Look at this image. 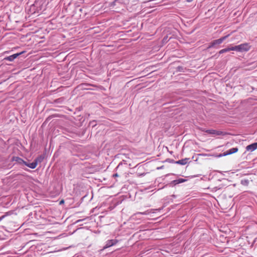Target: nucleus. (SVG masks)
<instances>
[{"label": "nucleus", "mask_w": 257, "mask_h": 257, "mask_svg": "<svg viewBox=\"0 0 257 257\" xmlns=\"http://www.w3.org/2000/svg\"><path fill=\"white\" fill-rule=\"evenodd\" d=\"M117 242V241L115 239L108 240L104 246V248H108L113 245H115Z\"/></svg>", "instance_id": "4"}, {"label": "nucleus", "mask_w": 257, "mask_h": 257, "mask_svg": "<svg viewBox=\"0 0 257 257\" xmlns=\"http://www.w3.org/2000/svg\"><path fill=\"white\" fill-rule=\"evenodd\" d=\"M228 36H229V35H228L222 37L218 39L214 40L211 43V45L210 46V47H213L216 45H219V44H221L223 42V41H224Z\"/></svg>", "instance_id": "2"}, {"label": "nucleus", "mask_w": 257, "mask_h": 257, "mask_svg": "<svg viewBox=\"0 0 257 257\" xmlns=\"http://www.w3.org/2000/svg\"><path fill=\"white\" fill-rule=\"evenodd\" d=\"M154 211H152V210H148L145 212H139L137 213V214H143V215H148L151 213H154Z\"/></svg>", "instance_id": "12"}, {"label": "nucleus", "mask_w": 257, "mask_h": 257, "mask_svg": "<svg viewBox=\"0 0 257 257\" xmlns=\"http://www.w3.org/2000/svg\"><path fill=\"white\" fill-rule=\"evenodd\" d=\"M189 158H185L176 161V163L177 164L185 165L188 163Z\"/></svg>", "instance_id": "8"}, {"label": "nucleus", "mask_w": 257, "mask_h": 257, "mask_svg": "<svg viewBox=\"0 0 257 257\" xmlns=\"http://www.w3.org/2000/svg\"><path fill=\"white\" fill-rule=\"evenodd\" d=\"M185 180L184 179H182V178H180L179 179H177V180H174L173 182L175 184H179V183H183L185 181Z\"/></svg>", "instance_id": "13"}, {"label": "nucleus", "mask_w": 257, "mask_h": 257, "mask_svg": "<svg viewBox=\"0 0 257 257\" xmlns=\"http://www.w3.org/2000/svg\"><path fill=\"white\" fill-rule=\"evenodd\" d=\"M81 221V220H78L77 221H76V223H77V222H79V221Z\"/></svg>", "instance_id": "19"}, {"label": "nucleus", "mask_w": 257, "mask_h": 257, "mask_svg": "<svg viewBox=\"0 0 257 257\" xmlns=\"http://www.w3.org/2000/svg\"><path fill=\"white\" fill-rule=\"evenodd\" d=\"M38 159H35L33 162L31 163L26 162L25 165L31 169H35L38 165Z\"/></svg>", "instance_id": "6"}, {"label": "nucleus", "mask_w": 257, "mask_h": 257, "mask_svg": "<svg viewBox=\"0 0 257 257\" xmlns=\"http://www.w3.org/2000/svg\"><path fill=\"white\" fill-rule=\"evenodd\" d=\"M238 151V149L237 148H232L226 152H224L223 154H220L219 156H225L228 155H230L233 153H235Z\"/></svg>", "instance_id": "3"}, {"label": "nucleus", "mask_w": 257, "mask_h": 257, "mask_svg": "<svg viewBox=\"0 0 257 257\" xmlns=\"http://www.w3.org/2000/svg\"><path fill=\"white\" fill-rule=\"evenodd\" d=\"M22 53L14 54L12 55L7 57L5 58V59L9 61H13L15 59L17 58L18 56H19Z\"/></svg>", "instance_id": "7"}, {"label": "nucleus", "mask_w": 257, "mask_h": 257, "mask_svg": "<svg viewBox=\"0 0 257 257\" xmlns=\"http://www.w3.org/2000/svg\"><path fill=\"white\" fill-rule=\"evenodd\" d=\"M193 0H187V2H188V3H190L191 2H192Z\"/></svg>", "instance_id": "17"}, {"label": "nucleus", "mask_w": 257, "mask_h": 257, "mask_svg": "<svg viewBox=\"0 0 257 257\" xmlns=\"http://www.w3.org/2000/svg\"><path fill=\"white\" fill-rule=\"evenodd\" d=\"M113 176L114 177H118V174H117V173H116V174H113Z\"/></svg>", "instance_id": "15"}, {"label": "nucleus", "mask_w": 257, "mask_h": 257, "mask_svg": "<svg viewBox=\"0 0 257 257\" xmlns=\"http://www.w3.org/2000/svg\"><path fill=\"white\" fill-rule=\"evenodd\" d=\"M16 162H17L19 164H25L26 162L24 161L22 159L19 158V157H16L14 159Z\"/></svg>", "instance_id": "11"}, {"label": "nucleus", "mask_w": 257, "mask_h": 257, "mask_svg": "<svg viewBox=\"0 0 257 257\" xmlns=\"http://www.w3.org/2000/svg\"><path fill=\"white\" fill-rule=\"evenodd\" d=\"M233 51L237 52H246L249 50V46L247 43L241 44L239 45L233 46Z\"/></svg>", "instance_id": "1"}, {"label": "nucleus", "mask_w": 257, "mask_h": 257, "mask_svg": "<svg viewBox=\"0 0 257 257\" xmlns=\"http://www.w3.org/2000/svg\"><path fill=\"white\" fill-rule=\"evenodd\" d=\"M63 200H62V201H60V203H63Z\"/></svg>", "instance_id": "20"}, {"label": "nucleus", "mask_w": 257, "mask_h": 257, "mask_svg": "<svg viewBox=\"0 0 257 257\" xmlns=\"http://www.w3.org/2000/svg\"><path fill=\"white\" fill-rule=\"evenodd\" d=\"M5 217V216L3 215L1 217H0V221Z\"/></svg>", "instance_id": "16"}, {"label": "nucleus", "mask_w": 257, "mask_h": 257, "mask_svg": "<svg viewBox=\"0 0 257 257\" xmlns=\"http://www.w3.org/2000/svg\"><path fill=\"white\" fill-rule=\"evenodd\" d=\"M230 51H233V46L231 47H228V48H226L225 49H223L220 50V51L219 52V53L222 54L223 53L227 52Z\"/></svg>", "instance_id": "10"}, {"label": "nucleus", "mask_w": 257, "mask_h": 257, "mask_svg": "<svg viewBox=\"0 0 257 257\" xmlns=\"http://www.w3.org/2000/svg\"><path fill=\"white\" fill-rule=\"evenodd\" d=\"M36 159H38V162H40L41 161L42 158L41 157H40L39 158H36Z\"/></svg>", "instance_id": "14"}, {"label": "nucleus", "mask_w": 257, "mask_h": 257, "mask_svg": "<svg viewBox=\"0 0 257 257\" xmlns=\"http://www.w3.org/2000/svg\"><path fill=\"white\" fill-rule=\"evenodd\" d=\"M257 149V142L248 145L246 147V150L248 151L252 152Z\"/></svg>", "instance_id": "5"}, {"label": "nucleus", "mask_w": 257, "mask_h": 257, "mask_svg": "<svg viewBox=\"0 0 257 257\" xmlns=\"http://www.w3.org/2000/svg\"><path fill=\"white\" fill-rule=\"evenodd\" d=\"M244 183H247V180H244Z\"/></svg>", "instance_id": "18"}, {"label": "nucleus", "mask_w": 257, "mask_h": 257, "mask_svg": "<svg viewBox=\"0 0 257 257\" xmlns=\"http://www.w3.org/2000/svg\"><path fill=\"white\" fill-rule=\"evenodd\" d=\"M205 132L209 134H213L216 135H220L222 134L221 132L217 131L214 130H207L205 131Z\"/></svg>", "instance_id": "9"}]
</instances>
